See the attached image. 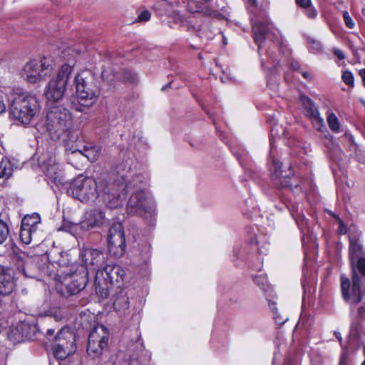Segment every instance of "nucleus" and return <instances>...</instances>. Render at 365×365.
Listing matches in <instances>:
<instances>
[{
	"instance_id": "nucleus-1",
	"label": "nucleus",
	"mask_w": 365,
	"mask_h": 365,
	"mask_svg": "<svg viewBox=\"0 0 365 365\" xmlns=\"http://www.w3.org/2000/svg\"><path fill=\"white\" fill-rule=\"evenodd\" d=\"M38 129L47 134L56 142L63 143L66 151L71 153L79 152L89 158L90 153L95 148L84 146L83 150L70 147V143L76 142L79 138V132L73 128L72 115L68 109L63 106H53L48 108L46 116L38 124Z\"/></svg>"
},
{
	"instance_id": "nucleus-2",
	"label": "nucleus",
	"mask_w": 365,
	"mask_h": 365,
	"mask_svg": "<svg viewBox=\"0 0 365 365\" xmlns=\"http://www.w3.org/2000/svg\"><path fill=\"white\" fill-rule=\"evenodd\" d=\"M123 180L125 182L124 189L126 190V192H132L127 203V212L129 215L150 217L151 224L153 221H155V205L150 195L142 189L145 184V177L142 174H138L130 179L123 177Z\"/></svg>"
},
{
	"instance_id": "nucleus-3",
	"label": "nucleus",
	"mask_w": 365,
	"mask_h": 365,
	"mask_svg": "<svg viewBox=\"0 0 365 365\" xmlns=\"http://www.w3.org/2000/svg\"><path fill=\"white\" fill-rule=\"evenodd\" d=\"M252 34L258 53L275 61L285 46L279 31L269 21H259L252 26Z\"/></svg>"
},
{
	"instance_id": "nucleus-4",
	"label": "nucleus",
	"mask_w": 365,
	"mask_h": 365,
	"mask_svg": "<svg viewBox=\"0 0 365 365\" xmlns=\"http://www.w3.org/2000/svg\"><path fill=\"white\" fill-rule=\"evenodd\" d=\"M68 255L63 253L61 255L62 259L58 260V264L66 266L65 270L61 272V277L63 281L61 284V292L65 296L75 295L83 290L88 281V271L83 265L73 263L69 265Z\"/></svg>"
},
{
	"instance_id": "nucleus-5",
	"label": "nucleus",
	"mask_w": 365,
	"mask_h": 365,
	"mask_svg": "<svg viewBox=\"0 0 365 365\" xmlns=\"http://www.w3.org/2000/svg\"><path fill=\"white\" fill-rule=\"evenodd\" d=\"M39 101L34 95L21 94L12 100L9 114L24 125L29 124L40 112Z\"/></svg>"
},
{
	"instance_id": "nucleus-6",
	"label": "nucleus",
	"mask_w": 365,
	"mask_h": 365,
	"mask_svg": "<svg viewBox=\"0 0 365 365\" xmlns=\"http://www.w3.org/2000/svg\"><path fill=\"white\" fill-rule=\"evenodd\" d=\"M74 82L78 103L84 107L91 106L100 95L93 75L89 71H83L75 77Z\"/></svg>"
},
{
	"instance_id": "nucleus-7",
	"label": "nucleus",
	"mask_w": 365,
	"mask_h": 365,
	"mask_svg": "<svg viewBox=\"0 0 365 365\" xmlns=\"http://www.w3.org/2000/svg\"><path fill=\"white\" fill-rule=\"evenodd\" d=\"M103 271L96 274L94 287L97 295L102 299H106L113 283L122 281L126 272L118 264H106Z\"/></svg>"
},
{
	"instance_id": "nucleus-8",
	"label": "nucleus",
	"mask_w": 365,
	"mask_h": 365,
	"mask_svg": "<svg viewBox=\"0 0 365 365\" xmlns=\"http://www.w3.org/2000/svg\"><path fill=\"white\" fill-rule=\"evenodd\" d=\"M102 187L101 181L92 178H77L71 183L67 192L82 202H88L100 197Z\"/></svg>"
},
{
	"instance_id": "nucleus-9",
	"label": "nucleus",
	"mask_w": 365,
	"mask_h": 365,
	"mask_svg": "<svg viewBox=\"0 0 365 365\" xmlns=\"http://www.w3.org/2000/svg\"><path fill=\"white\" fill-rule=\"evenodd\" d=\"M72 71V66L64 64L58 72L56 77L50 80L44 91V95L48 101L56 102L62 99Z\"/></svg>"
},
{
	"instance_id": "nucleus-10",
	"label": "nucleus",
	"mask_w": 365,
	"mask_h": 365,
	"mask_svg": "<svg viewBox=\"0 0 365 365\" xmlns=\"http://www.w3.org/2000/svg\"><path fill=\"white\" fill-rule=\"evenodd\" d=\"M271 177L274 183L282 187H288L294 192H301L304 189L303 180L289 170L288 174L284 175L282 170V163L274 157H272L270 165Z\"/></svg>"
},
{
	"instance_id": "nucleus-11",
	"label": "nucleus",
	"mask_w": 365,
	"mask_h": 365,
	"mask_svg": "<svg viewBox=\"0 0 365 365\" xmlns=\"http://www.w3.org/2000/svg\"><path fill=\"white\" fill-rule=\"evenodd\" d=\"M52 70V66L48 58L33 59L24 66L22 76L27 83L35 84L51 76Z\"/></svg>"
},
{
	"instance_id": "nucleus-12",
	"label": "nucleus",
	"mask_w": 365,
	"mask_h": 365,
	"mask_svg": "<svg viewBox=\"0 0 365 365\" xmlns=\"http://www.w3.org/2000/svg\"><path fill=\"white\" fill-rule=\"evenodd\" d=\"M109 331L104 325L95 327L89 334L87 354L93 359L98 358L108 348Z\"/></svg>"
},
{
	"instance_id": "nucleus-13",
	"label": "nucleus",
	"mask_w": 365,
	"mask_h": 365,
	"mask_svg": "<svg viewBox=\"0 0 365 365\" xmlns=\"http://www.w3.org/2000/svg\"><path fill=\"white\" fill-rule=\"evenodd\" d=\"M51 349L56 358L65 359L76 350L74 335L68 329H61L54 336Z\"/></svg>"
},
{
	"instance_id": "nucleus-14",
	"label": "nucleus",
	"mask_w": 365,
	"mask_h": 365,
	"mask_svg": "<svg viewBox=\"0 0 365 365\" xmlns=\"http://www.w3.org/2000/svg\"><path fill=\"white\" fill-rule=\"evenodd\" d=\"M108 247L110 255L115 258H120L125 254L126 242L122 223H113L110 228L108 235Z\"/></svg>"
},
{
	"instance_id": "nucleus-15",
	"label": "nucleus",
	"mask_w": 365,
	"mask_h": 365,
	"mask_svg": "<svg viewBox=\"0 0 365 365\" xmlns=\"http://www.w3.org/2000/svg\"><path fill=\"white\" fill-rule=\"evenodd\" d=\"M81 259L86 270L88 274L89 272H95V275L98 272H103V268L107 264L106 262V254L101 250L93 248H83L80 255Z\"/></svg>"
},
{
	"instance_id": "nucleus-16",
	"label": "nucleus",
	"mask_w": 365,
	"mask_h": 365,
	"mask_svg": "<svg viewBox=\"0 0 365 365\" xmlns=\"http://www.w3.org/2000/svg\"><path fill=\"white\" fill-rule=\"evenodd\" d=\"M101 185L103 187L100 196L107 208L117 209L123 205L126 194L120 191L122 185L108 183L106 181H101Z\"/></svg>"
},
{
	"instance_id": "nucleus-17",
	"label": "nucleus",
	"mask_w": 365,
	"mask_h": 365,
	"mask_svg": "<svg viewBox=\"0 0 365 365\" xmlns=\"http://www.w3.org/2000/svg\"><path fill=\"white\" fill-rule=\"evenodd\" d=\"M128 355V365H147L150 360V355L144 349L142 339H138L130 343L127 349Z\"/></svg>"
},
{
	"instance_id": "nucleus-18",
	"label": "nucleus",
	"mask_w": 365,
	"mask_h": 365,
	"mask_svg": "<svg viewBox=\"0 0 365 365\" xmlns=\"http://www.w3.org/2000/svg\"><path fill=\"white\" fill-rule=\"evenodd\" d=\"M14 260L17 269L26 277L38 278L41 277L44 272V268L38 266V259H31L26 257L24 259L21 256L16 255L14 257Z\"/></svg>"
},
{
	"instance_id": "nucleus-19",
	"label": "nucleus",
	"mask_w": 365,
	"mask_h": 365,
	"mask_svg": "<svg viewBox=\"0 0 365 365\" xmlns=\"http://www.w3.org/2000/svg\"><path fill=\"white\" fill-rule=\"evenodd\" d=\"M299 102L304 115L312 120L316 129L321 130L324 127V123L314 101L304 95H300Z\"/></svg>"
},
{
	"instance_id": "nucleus-20",
	"label": "nucleus",
	"mask_w": 365,
	"mask_h": 365,
	"mask_svg": "<svg viewBox=\"0 0 365 365\" xmlns=\"http://www.w3.org/2000/svg\"><path fill=\"white\" fill-rule=\"evenodd\" d=\"M40 163H42L45 175L48 180L53 182L56 185L63 183L65 178L63 171L60 169L59 165L56 163L55 157L50 155L48 160L41 158Z\"/></svg>"
},
{
	"instance_id": "nucleus-21",
	"label": "nucleus",
	"mask_w": 365,
	"mask_h": 365,
	"mask_svg": "<svg viewBox=\"0 0 365 365\" xmlns=\"http://www.w3.org/2000/svg\"><path fill=\"white\" fill-rule=\"evenodd\" d=\"M107 221L108 220L102 210L93 209L86 212L85 219L81 222V227L83 229L91 230L103 226Z\"/></svg>"
},
{
	"instance_id": "nucleus-22",
	"label": "nucleus",
	"mask_w": 365,
	"mask_h": 365,
	"mask_svg": "<svg viewBox=\"0 0 365 365\" xmlns=\"http://www.w3.org/2000/svg\"><path fill=\"white\" fill-rule=\"evenodd\" d=\"M15 288V282L9 268L0 265V296L10 295Z\"/></svg>"
},
{
	"instance_id": "nucleus-23",
	"label": "nucleus",
	"mask_w": 365,
	"mask_h": 365,
	"mask_svg": "<svg viewBox=\"0 0 365 365\" xmlns=\"http://www.w3.org/2000/svg\"><path fill=\"white\" fill-rule=\"evenodd\" d=\"M187 10L191 13L202 12L204 15L215 19H223V14L220 13L217 9H211L209 8H202L201 4L196 3L194 1L187 2Z\"/></svg>"
},
{
	"instance_id": "nucleus-24",
	"label": "nucleus",
	"mask_w": 365,
	"mask_h": 365,
	"mask_svg": "<svg viewBox=\"0 0 365 365\" xmlns=\"http://www.w3.org/2000/svg\"><path fill=\"white\" fill-rule=\"evenodd\" d=\"M285 205L292 217L294 219L299 228L302 231V232H304V230L307 225V220L305 218L302 212L299 211L298 204L289 202Z\"/></svg>"
},
{
	"instance_id": "nucleus-25",
	"label": "nucleus",
	"mask_w": 365,
	"mask_h": 365,
	"mask_svg": "<svg viewBox=\"0 0 365 365\" xmlns=\"http://www.w3.org/2000/svg\"><path fill=\"white\" fill-rule=\"evenodd\" d=\"M113 307L118 312H123L128 309L129 300L127 292L120 289L113 296Z\"/></svg>"
},
{
	"instance_id": "nucleus-26",
	"label": "nucleus",
	"mask_w": 365,
	"mask_h": 365,
	"mask_svg": "<svg viewBox=\"0 0 365 365\" xmlns=\"http://www.w3.org/2000/svg\"><path fill=\"white\" fill-rule=\"evenodd\" d=\"M16 331L21 334L22 340L24 339L31 340L36 336L37 328L35 325L21 322L17 325Z\"/></svg>"
},
{
	"instance_id": "nucleus-27",
	"label": "nucleus",
	"mask_w": 365,
	"mask_h": 365,
	"mask_svg": "<svg viewBox=\"0 0 365 365\" xmlns=\"http://www.w3.org/2000/svg\"><path fill=\"white\" fill-rule=\"evenodd\" d=\"M40 224V215L37 213H33L31 215H27L24 216L21 220V225L37 232Z\"/></svg>"
},
{
	"instance_id": "nucleus-28",
	"label": "nucleus",
	"mask_w": 365,
	"mask_h": 365,
	"mask_svg": "<svg viewBox=\"0 0 365 365\" xmlns=\"http://www.w3.org/2000/svg\"><path fill=\"white\" fill-rule=\"evenodd\" d=\"M13 174V167L11 161L6 157L0 161V178H9Z\"/></svg>"
},
{
	"instance_id": "nucleus-29",
	"label": "nucleus",
	"mask_w": 365,
	"mask_h": 365,
	"mask_svg": "<svg viewBox=\"0 0 365 365\" xmlns=\"http://www.w3.org/2000/svg\"><path fill=\"white\" fill-rule=\"evenodd\" d=\"M361 300L356 303H350L347 302L344 297L343 299L350 304V312H351V317L355 319H357L359 317H361L363 314L365 313V306H360L357 308L356 312H355L354 306L359 303L362 300L363 295H365V284H364L361 285Z\"/></svg>"
},
{
	"instance_id": "nucleus-30",
	"label": "nucleus",
	"mask_w": 365,
	"mask_h": 365,
	"mask_svg": "<svg viewBox=\"0 0 365 365\" xmlns=\"http://www.w3.org/2000/svg\"><path fill=\"white\" fill-rule=\"evenodd\" d=\"M36 232L21 225L20 240L24 244L29 245L31 242L32 238L36 236Z\"/></svg>"
},
{
	"instance_id": "nucleus-31",
	"label": "nucleus",
	"mask_w": 365,
	"mask_h": 365,
	"mask_svg": "<svg viewBox=\"0 0 365 365\" xmlns=\"http://www.w3.org/2000/svg\"><path fill=\"white\" fill-rule=\"evenodd\" d=\"M327 120L331 130L334 133H339L340 131L339 119L334 113H331L328 115Z\"/></svg>"
},
{
	"instance_id": "nucleus-32",
	"label": "nucleus",
	"mask_w": 365,
	"mask_h": 365,
	"mask_svg": "<svg viewBox=\"0 0 365 365\" xmlns=\"http://www.w3.org/2000/svg\"><path fill=\"white\" fill-rule=\"evenodd\" d=\"M10 235V229L6 221L0 219V245L3 244Z\"/></svg>"
},
{
	"instance_id": "nucleus-33",
	"label": "nucleus",
	"mask_w": 365,
	"mask_h": 365,
	"mask_svg": "<svg viewBox=\"0 0 365 365\" xmlns=\"http://www.w3.org/2000/svg\"><path fill=\"white\" fill-rule=\"evenodd\" d=\"M309 49L312 53H317L322 51V43L317 40L309 38Z\"/></svg>"
},
{
	"instance_id": "nucleus-34",
	"label": "nucleus",
	"mask_w": 365,
	"mask_h": 365,
	"mask_svg": "<svg viewBox=\"0 0 365 365\" xmlns=\"http://www.w3.org/2000/svg\"><path fill=\"white\" fill-rule=\"evenodd\" d=\"M343 82L350 87L354 86V78L353 73L349 71H345L341 76Z\"/></svg>"
},
{
	"instance_id": "nucleus-35",
	"label": "nucleus",
	"mask_w": 365,
	"mask_h": 365,
	"mask_svg": "<svg viewBox=\"0 0 365 365\" xmlns=\"http://www.w3.org/2000/svg\"><path fill=\"white\" fill-rule=\"evenodd\" d=\"M255 283L262 289L266 290L268 287L267 279L265 276L259 275L254 278Z\"/></svg>"
},
{
	"instance_id": "nucleus-36",
	"label": "nucleus",
	"mask_w": 365,
	"mask_h": 365,
	"mask_svg": "<svg viewBox=\"0 0 365 365\" xmlns=\"http://www.w3.org/2000/svg\"><path fill=\"white\" fill-rule=\"evenodd\" d=\"M272 312H273V318L277 324L281 326V325L284 324L287 321L288 318L282 317L279 314V313L278 312L277 308L273 309Z\"/></svg>"
},
{
	"instance_id": "nucleus-37",
	"label": "nucleus",
	"mask_w": 365,
	"mask_h": 365,
	"mask_svg": "<svg viewBox=\"0 0 365 365\" xmlns=\"http://www.w3.org/2000/svg\"><path fill=\"white\" fill-rule=\"evenodd\" d=\"M304 9V13L308 18L314 19L317 17L318 12L312 4Z\"/></svg>"
},
{
	"instance_id": "nucleus-38",
	"label": "nucleus",
	"mask_w": 365,
	"mask_h": 365,
	"mask_svg": "<svg viewBox=\"0 0 365 365\" xmlns=\"http://www.w3.org/2000/svg\"><path fill=\"white\" fill-rule=\"evenodd\" d=\"M329 214L338 220L339 221V227H338V232L340 235H344L346 232H348V230L346 227V225H344V222L336 215L333 214L331 212H329Z\"/></svg>"
},
{
	"instance_id": "nucleus-39",
	"label": "nucleus",
	"mask_w": 365,
	"mask_h": 365,
	"mask_svg": "<svg viewBox=\"0 0 365 365\" xmlns=\"http://www.w3.org/2000/svg\"><path fill=\"white\" fill-rule=\"evenodd\" d=\"M343 19L346 26L349 29H353L355 26V23L350 16L348 11H345L343 13Z\"/></svg>"
},
{
	"instance_id": "nucleus-40",
	"label": "nucleus",
	"mask_w": 365,
	"mask_h": 365,
	"mask_svg": "<svg viewBox=\"0 0 365 365\" xmlns=\"http://www.w3.org/2000/svg\"><path fill=\"white\" fill-rule=\"evenodd\" d=\"M150 16L148 10H143L139 14L138 21L140 22L148 21L150 19Z\"/></svg>"
},
{
	"instance_id": "nucleus-41",
	"label": "nucleus",
	"mask_w": 365,
	"mask_h": 365,
	"mask_svg": "<svg viewBox=\"0 0 365 365\" xmlns=\"http://www.w3.org/2000/svg\"><path fill=\"white\" fill-rule=\"evenodd\" d=\"M296 3L303 9H305L312 4L311 0H296Z\"/></svg>"
},
{
	"instance_id": "nucleus-42",
	"label": "nucleus",
	"mask_w": 365,
	"mask_h": 365,
	"mask_svg": "<svg viewBox=\"0 0 365 365\" xmlns=\"http://www.w3.org/2000/svg\"><path fill=\"white\" fill-rule=\"evenodd\" d=\"M291 67L293 70L300 72L301 71V64L296 60H292L291 61Z\"/></svg>"
},
{
	"instance_id": "nucleus-43",
	"label": "nucleus",
	"mask_w": 365,
	"mask_h": 365,
	"mask_svg": "<svg viewBox=\"0 0 365 365\" xmlns=\"http://www.w3.org/2000/svg\"><path fill=\"white\" fill-rule=\"evenodd\" d=\"M232 152L237 158L240 163H242V162L245 160V158H246V154L245 153V151L242 150V153H238L237 151L235 150H233Z\"/></svg>"
},
{
	"instance_id": "nucleus-44",
	"label": "nucleus",
	"mask_w": 365,
	"mask_h": 365,
	"mask_svg": "<svg viewBox=\"0 0 365 365\" xmlns=\"http://www.w3.org/2000/svg\"><path fill=\"white\" fill-rule=\"evenodd\" d=\"M334 53L337 56V58L340 60H343L345 58V56L344 54V52L338 48L334 49Z\"/></svg>"
},
{
	"instance_id": "nucleus-45",
	"label": "nucleus",
	"mask_w": 365,
	"mask_h": 365,
	"mask_svg": "<svg viewBox=\"0 0 365 365\" xmlns=\"http://www.w3.org/2000/svg\"><path fill=\"white\" fill-rule=\"evenodd\" d=\"M267 246L268 245L265 243L264 245L258 248L259 252L260 254H266L267 251L268 250Z\"/></svg>"
},
{
	"instance_id": "nucleus-46",
	"label": "nucleus",
	"mask_w": 365,
	"mask_h": 365,
	"mask_svg": "<svg viewBox=\"0 0 365 365\" xmlns=\"http://www.w3.org/2000/svg\"><path fill=\"white\" fill-rule=\"evenodd\" d=\"M6 110V106L3 101L0 99V114L4 113Z\"/></svg>"
},
{
	"instance_id": "nucleus-47",
	"label": "nucleus",
	"mask_w": 365,
	"mask_h": 365,
	"mask_svg": "<svg viewBox=\"0 0 365 365\" xmlns=\"http://www.w3.org/2000/svg\"><path fill=\"white\" fill-rule=\"evenodd\" d=\"M250 243L252 245H256V246H258L259 245V240L257 239V237H255L253 238H251L250 239Z\"/></svg>"
},
{
	"instance_id": "nucleus-48",
	"label": "nucleus",
	"mask_w": 365,
	"mask_h": 365,
	"mask_svg": "<svg viewBox=\"0 0 365 365\" xmlns=\"http://www.w3.org/2000/svg\"><path fill=\"white\" fill-rule=\"evenodd\" d=\"M55 333V329H48L46 331V336L48 338L50 336H52Z\"/></svg>"
},
{
	"instance_id": "nucleus-49",
	"label": "nucleus",
	"mask_w": 365,
	"mask_h": 365,
	"mask_svg": "<svg viewBox=\"0 0 365 365\" xmlns=\"http://www.w3.org/2000/svg\"><path fill=\"white\" fill-rule=\"evenodd\" d=\"M334 334L336 339L339 341V342H341L342 341V337L341 336L340 332L335 331Z\"/></svg>"
},
{
	"instance_id": "nucleus-50",
	"label": "nucleus",
	"mask_w": 365,
	"mask_h": 365,
	"mask_svg": "<svg viewBox=\"0 0 365 365\" xmlns=\"http://www.w3.org/2000/svg\"><path fill=\"white\" fill-rule=\"evenodd\" d=\"M299 73H301L302 76L306 79H309L311 78L310 74L307 71H304V72L300 71Z\"/></svg>"
},
{
	"instance_id": "nucleus-51",
	"label": "nucleus",
	"mask_w": 365,
	"mask_h": 365,
	"mask_svg": "<svg viewBox=\"0 0 365 365\" xmlns=\"http://www.w3.org/2000/svg\"><path fill=\"white\" fill-rule=\"evenodd\" d=\"M363 86L365 87V75H360Z\"/></svg>"
},
{
	"instance_id": "nucleus-52",
	"label": "nucleus",
	"mask_w": 365,
	"mask_h": 365,
	"mask_svg": "<svg viewBox=\"0 0 365 365\" xmlns=\"http://www.w3.org/2000/svg\"><path fill=\"white\" fill-rule=\"evenodd\" d=\"M101 75H102L103 78L107 77L106 71H103L102 73H101Z\"/></svg>"
},
{
	"instance_id": "nucleus-53",
	"label": "nucleus",
	"mask_w": 365,
	"mask_h": 365,
	"mask_svg": "<svg viewBox=\"0 0 365 365\" xmlns=\"http://www.w3.org/2000/svg\"><path fill=\"white\" fill-rule=\"evenodd\" d=\"M346 135L348 136L350 141H351L353 143V136L350 134H349V135L346 134Z\"/></svg>"
},
{
	"instance_id": "nucleus-54",
	"label": "nucleus",
	"mask_w": 365,
	"mask_h": 365,
	"mask_svg": "<svg viewBox=\"0 0 365 365\" xmlns=\"http://www.w3.org/2000/svg\"><path fill=\"white\" fill-rule=\"evenodd\" d=\"M169 86H170V83H168V84H167V85H165V86H163V87H162V88H161V90H162V91H164V90H165L167 87H168Z\"/></svg>"
},
{
	"instance_id": "nucleus-55",
	"label": "nucleus",
	"mask_w": 365,
	"mask_h": 365,
	"mask_svg": "<svg viewBox=\"0 0 365 365\" xmlns=\"http://www.w3.org/2000/svg\"><path fill=\"white\" fill-rule=\"evenodd\" d=\"M361 13L365 16V8L362 9Z\"/></svg>"
},
{
	"instance_id": "nucleus-56",
	"label": "nucleus",
	"mask_w": 365,
	"mask_h": 365,
	"mask_svg": "<svg viewBox=\"0 0 365 365\" xmlns=\"http://www.w3.org/2000/svg\"><path fill=\"white\" fill-rule=\"evenodd\" d=\"M212 0H204V1L207 4L210 3Z\"/></svg>"
},
{
	"instance_id": "nucleus-57",
	"label": "nucleus",
	"mask_w": 365,
	"mask_h": 365,
	"mask_svg": "<svg viewBox=\"0 0 365 365\" xmlns=\"http://www.w3.org/2000/svg\"><path fill=\"white\" fill-rule=\"evenodd\" d=\"M261 63H262V65L263 66H264V60H263V59H262V60H261Z\"/></svg>"
},
{
	"instance_id": "nucleus-58",
	"label": "nucleus",
	"mask_w": 365,
	"mask_h": 365,
	"mask_svg": "<svg viewBox=\"0 0 365 365\" xmlns=\"http://www.w3.org/2000/svg\"><path fill=\"white\" fill-rule=\"evenodd\" d=\"M54 317H55V319H56V321H58V320H60V319H61V318H59V319H58V318H57V317H56V316H55Z\"/></svg>"
},
{
	"instance_id": "nucleus-59",
	"label": "nucleus",
	"mask_w": 365,
	"mask_h": 365,
	"mask_svg": "<svg viewBox=\"0 0 365 365\" xmlns=\"http://www.w3.org/2000/svg\"><path fill=\"white\" fill-rule=\"evenodd\" d=\"M272 152H273V150H272V149H271V150H270V155H272Z\"/></svg>"
},
{
	"instance_id": "nucleus-60",
	"label": "nucleus",
	"mask_w": 365,
	"mask_h": 365,
	"mask_svg": "<svg viewBox=\"0 0 365 365\" xmlns=\"http://www.w3.org/2000/svg\"><path fill=\"white\" fill-rule=\"evenodd\" d=\"M361 365H365V360L362 362Z\"/></svg>"
},
{
	"instance_id": "nucleus-61",
	"label": "nucleus",
	"mask_w": 365,
	"mask_h": 365,
	"mask_svg": "<svg viewBox=\"0 0 365 365\" xmlns=\"http://www.w3.org/2000/svg\"><path fill=\"white\" fill-rule=\"evenodd\" d=\"M253 3L256 4V0H253Z\"/></svg>"
}]
</instances>
